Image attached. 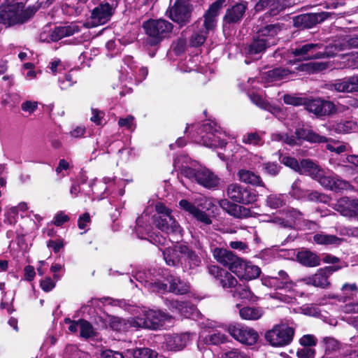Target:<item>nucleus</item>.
<instances>
[{"label":"nucleus","instance_id":"nucleus-4","mask_svg":"<svg viewBox=\"0 0 358 358\" xmlns=\"http://www.w3.org/2000/svg\"><path fill=\"white\" fill-rule=\"evenodd\" d=\"M295 136L287 134L273 133L271 140L273 141L283 142L289 145L294 146L301 145L302 141H306L313 143L328 142V138L321 136L311 129L303 127L296 129Z\"/></svg>","mask_w":358,"mask_h":358},{"label":"nucleus","instance_id":"nucleus-56","mask_svg":"<svg viewBox=\"0 0 358 358\" xmlns=\"http://www.w3.org/2000/svg\"><path fill=\"white\" fill-rule=\"evenodd\" d=\"M105 321L108 325L115 331H121L123 329L124 322L117 317L107 315Z\"/></svg>","mask_w":358,"mask_h":358},{"label":"nucleus","instance_id":"nucleus-35","mask_svg":"<svg viewBox=\"0 0 358 358\" xmlns=\"http://www.w3.org/2000/svg\"><path fill=\"white\" fill-rule=\"evenodd\" d=\"M324 13H310L298 16L295 24H301L304 27L310 28L324 20Z\"/></svg>","mask_w":358,"mask_h":358},{"label":"nucleus","instance_id":"nucleus-39","mask_svg":"<svg viewBox=\"0 0 358 358\" xmlns=\"http://www.w3.org/2000/svg\"><path fill=\"white\" fill-rule=\"evenodd\" d=\"M239 315L243 320H257L264 315V310L260 307L247 306L239 310Z\"/></svg>","mask_w":358,"mask_h":358},{"label":"nucleus","instance_id":"nucleus-29","mask_svg":"<svg viewBox=\"0 0 358 358\" xmlns=\"http://www.w3.org/2000/svg\"><path fill=\"white\" fill-rule=\"evenodd\" d=\"M220 207L229 215L238 217L243 218L250 216V210L241 206L231 203L227 199H222L219 201Z\"/></svg>","mask_w":358,"mask_h":358},{"label":"nucleus","instance_id":"nucleus-22","mask_svg":"<svg viewBox=\"0 0 358 358\" xmlns=\"http://www.w3.org/2000/svg\"><path fill=\"white\" fill-rule=\"evenodd\" d=\"M190 334H168L164 337L163 347L167 350L177 351L183 349L190 340Z\"/></svg>","mask_w":358,"mask_h":358},{"label":"nucleus","instance_id":"nucleus-40","mask_svg":"<svg viewBox=\"0 0 358 358\" xmlns=\"http://www.w3.org/2000/svg\"><path fill=\"white\" fill-rule=\"evenodd\" d=\"M183 244H179L174 248H168L163 251V255L166 264L169 266H176L180 261V252L178 248Z\"/></svg>","mask_w":358,"mask_h":358},{"label":"nucleus","instance_id":"nucleus-26","mask_svg":"<svg viewBox=\"0 0 358 358\" xmlns=\"http://www.w3.org/2000/svg\"><path fill=\"white\" fill-rule=\"evenodd\" d=\"M179 206L181 209L187 212L199 222L204 224H210L212 221L210 217L203 211L201 210L194 204L186 199H182L179 202Z\"/></svg>","mask_w":358,"mask_h":358},{"label":"nucleus","instance_id":"nucleus-16","mask_svg":"<svg viewBox=\"0 0 358 358\" xmlns=\"http://www.w3.org/2000/svg\"><path fill=\"white\" fill-rule=\"evenodd\" d=\"M322 187L333 191L349 189L350 184L337 176L321 169L315 178Z\"/></svg>","mask_w":358,"mask_h":358},{"label":"nucleus","instance_id":"nucleus-12","mask_svg":"<svg viewBox=\"0 0 358 358\" xmlns=\"http://www.w3.org/2000/svg\"><path fill=\"white\" fill-rule=\"evenodd\" d=\"M294 329L286 324H275L265 334L267 342L274 347H284L293 340Z\"/></svg>","mask_w":358,"mask_h":358},{"label":"nucleus","instance_id":"nucleus-43","mask_svg":"<svg viewBox=\"0 0 358 358\" xmlns=\"http://www.w3.org/2000/svg\"><path fill=\"white\" fill-rule=\"evenodd\" d=\"M249 96L252 102L259 108L271 111L275 116H278V114L281 113V110L280 108L270 106L261 95L252 93Z\"/></svg>","mask_w":358,"mask_h":358},{"label":"nucleus","instance_id":"nucleus-59","mask_svg":"<svg viewBox=\"0 0 358 358\" xmlns=\"http://www.w3.org/2000/svg\"><path fill=\"white\" fill-rule=\"evenodd\" d=\"M76 80L73 79L71 73H66L64 76L60 77L58 80L59 86L61 90H65L72 87Z\"/></svg>","mask_w":358,"mask_h":358},{"label":"nucleus","instance_id":"nucleus-45","mask_svg":"<svg viewBox=\"0 0 358 358\" xmlns=\"http://www.w3.org/2000/svg\"><path fill=\"white\" fill-rule=\"evenodd\" d=\"M309 282L315 287L325 288L329 285L328 280V274L327 270H320L312 278L309 279Z\"/></svg>","mask_w":358,"mask_h":358},{"label":"nucleus","instance_id":"nucleus-25","mask_svg":"<svg viewBox=\"0 0 358 358\" xmlns=\"http://www.w3.org/2000/svg\"><path fill=\"white\" fill-rule=\"evenodd\" d=\"M324 354L322 358H341L346 355L342 345L333 338H324Z\"/></svg>","mask_w":358,"mask_h":358},{"label":"nucleus","instance_id":"nucleus-36","mask_svg":"<svg viewBox=\"0 0 358 358\" xmlns=\"http://www.w3.org/2000/svg\"><path fill=\"white\" fill-rule=\"evenodd\" d=\"M314 243L318 245H339L343 242V239L337 237L336 236L327 234L324 232H319L315 234L313 237Z\"/></svg>","mask_w":358,"mask_h":358},{"label":"nucleus","instance_id":"nucleus-49","mask_svg":"<svg viewBox=\"0 0 358 358\" xmlns=\"http://www.w3.org/2000/svg\"><path fill=\"white\" fill-rule=\"evenodd\" d=\"M342 291V300L343 302H346L348 299H352L357 296L358 292V288L356 284L345 283L341 288Z\"/></svg>","mask_w":358,"mask_h":358},{"label":"nucleus","instance_id":"nucleus-52","mask_svg":"<svg viewBox=\"0 0 358 358\" xmlns=\"http://www.w3.org/2000/svg\"><path fill=\"white\" fill-rule=\"evenodd\" d=\"M261 270H236L235 274L240 279L251 280L260 275Z\"/></svg>","mask_w":358,"mask_h":358},{"label":"nucleus","instance_id":"nucleus-58","mask_svg":"<svg viewBox=\"0 0 358 358\" xmlns=\"http://www.w3.org/2000/svg\"><path fill=\"white\" fill-rule=\"evenodd\" d=\"M80 334L83 338H90L94 336V329L92 324L85 321L80 320Z\"/></svg>","mask_w":358,"mask_h":358},{"label":"nucleus","instance_id":"nucleus-15","mask_svg":"<svg viewBox=\"0 0 358 358\" xmlns=\"http://www.w3.org/2000/svg\"><path fill=\"white\" fill-rule=\"evenodd\" d=\"M227 194L232 201L243 204L253 203L257 199L256 191L248 189L237 183L228 185Z\"/></svg>","mask_w":358,"mask_h":358},{"label":"nucleus","instance_id":"nucleus-17","mask_svg":"<svg viewBox=\"0 0 358 358\" xmlns=\"http://www.w3.org/2000/svg\"><path fill=\"white\" fill-rule=\"evenodd\" d=\"M226 3V0H217L212 3L203 15V27L206 32L213 31L217 24V17Z\"/></svg>","mask_w":358,"mask_h":358},{"label":"nucleus","instance_id":"nucleus-47","mask_svg":"<svg viewBox=\"0 0 358 358\" xmlns=\"http://www.w3.org/2000/svg\"><path fill=\"white\" fill-rule=\"evenodd\" d=\"M59 270H52L50 275L45 277L41 281V287L45 292H49L55 287V280L59 279L60 276L57 273Z\"/></svg>","mask_w":358,"mask_h":358},{"label":"nucleus","instance_id":"nucleus-10","mask_svg":"<svg viewBox=\"0 0 358 358\" xmlns=\"http://www.w3.org/2000/svg\"><path fill=\"white\" fill-rule=\"evenodd\" d=\"M210 250L215 259L223 266L229 268H259L257 266H252L249 264V262L238 257L227 249L210 245Z\"/></svg>","mask_w":358,"mask_h":358},{"label":"nucleus","instance_id":"nucleus-27","mask_svg":"<svg viewBox=\"0 0 358 358\" xmlns=\"http://www.w3.org/2000/svg\"><path fill=\"white\" fill-rule=\"evenodd\" d=\"M331 86L332 89L338 92H358V74L337 80Z\"/></svg>","mask_w":358,"mask_h":358},{"label":"nucleus","instance_id":"nucleus-41","mask_svg":"<svg viewBox=\"0 0 358 358\" xmlns=\"http://www.w3.org/2000/svg\"><path fill=\"white\" fill-rule=\"evenodd\" d=\"M200 339L208 345H219L226 342L227 337L220 331L211 330L206 335L202 334Z\"/></svg>","mask_w":358,"mask_h":358},{"label":"nucleus","instance_id":"nucleus-46","mask_svg":"<svg viewBox=\"0 0 358 358\" xmlns=\"http://www.w3.org/2000/svg\"><path fill=\"white\" fill-rule=\"evenodd\" d=\"M268 44L264 38H260L258 35L256 39L249 45L248 48V53L252 55L261 53L268 47Z\"/></svg>","mask_w":358,"mask_h":358},{"label":"nucleus","instance_id":"nucleus-38","mask_svg":"<svg viewBox=\"0 0 358 358\" xmlns=\"http://www.w3.org/2000/svg\"><path fill=\"white\" fill-rule=\"evenodd\" d=\"M322 169L310 159H303L300 162L299 173L309 176L315 180Z\"/></svg>","mask_w":358,"mask_h":358},{"label":"nucleus","instance_id":"nucleus-50","mask_svg":"<svg viewBox=\"0 0 358 358\" xmlns=\"http://www.w3.org/2000/svg\"><path fill=\"white\" fill-rule=\"evenodd\" d=\"M286 199L285 194H271L267 197L266 203L272 208H278L285 204Z\"/></svg>","mask_w":358,"mask_h":358},{"label":"nucleus","instance_id":"nucleus-32","mask_svg":"<svg viewBox=\"0 0 358 358\" xmlns=\"http://www.w3.org/2000/svg\"><path fill=\"white\" fill-rule=\"evenodd\" d=\"M237 176L241 182L257 187H264V182L257 173L247 169H241Z\"/></svg>","mask_w":358,"mask_h":358},{"label":"nucleus","instance_id":"nucleus-13","mask_svg":"<svg viewBox=\"0 0 358 358\" xmlns=\"http://www.w3.org/2000/svg\"><path fill=\"white\" fill-rule=\"evenodd\" d=\"M227 331L235 340L247 345L255 344L259 338V334L254 329L241 324H229Z\"/></svg>","mask_w":358,"mask_h":358},{"label":"nucleus","instance_id":"nucleus-19","mask_svg":"<svg viewBox=\"0 0 358 358\" xmlns=\"http://www.w3.org/2000/svg\"><path fill=\"white\" fill-rule=\"evenodd\" d=\"M334 209L343 216L358 220V199L342 197L334 204Z\"/></svg>","mask_w":358,"mask_h":358},{"label":"nucleus","instance_id":"nucleus-14","mask_svg":"<svg viewBox=\"0 0 358 358\" xmlns=\"http://www.w3.org/2000/svg\"><path fill=\"white\" fill-rule=\"evenodd\" d=\"M166 282L157 280L155 282H149L146 280L145 282L149 285H152L156 287L157 291L169 292L176 294H185L189 291V285L181 280L178 277L173 275H167L166 278Z\"/></svg>","mask_w":358,"mask_h":358},{"label":"nucleus","instance_id":"nucleus-33","mask_svg":"<svg viewBox=\"0 0 358 358\" xmlns=\"http://www.w3.org/2000/svg\"><path fill=\"white\" fill-rule=\"evenodd\" d=\"M297 261L304 266L315 267L320 265V258L314 252L303 250L296 255Z\"/></svg>","mask_w":358,"mask_h":358},{"label":"nucleus","instance_id":"nucleus-63","mask_svg":"<svg viewBox=\"0 0 358 358\" xmlns=\"http://www.w3.org/2000/svg\"><path fill=\"white\" fill-rule=\"evenodd\" d=\"M4 222L8 224H13L16 222V217L17 215V208L11 207L5 213Z\"/></svg>","mask_w":358,"mask_h":358},{"label":"nucleus","instance_id":"nucleus-28","mask_svg":"<svg viewBox=\"0 0 358 358\" xmlns=\"http://www.w3.org/2000/svg\"><path fill=\"white\" fill-rule=\"evenodd\" d=\"M295 73L287 68H275L263 74L262 78L266 83L284 81L291 79Z\"/></svg>","mask_w":358,"mask_h":358},{"label":"nucleus","instance_id":"nucleus-34","mask_svg":"<svg viewBox=\"0 0 358 358\" xmlns=\"http://www.w3.org/2000/svg\"><path fill=\"white\" fill-rule=\"evenodd\" d=\"M287 273L280 270L276 275H267L262 278L263 285L274 289H282L285 284Z\"/></svg>","mask_w":358,"mask_h":358},{"label":"nucleus","instance_id":"nucleus-64","mask_svg":"<svg viewBox=\"0 0 358 358\" xmlns=\"http://www.w3.org/2000/svg\"><path fill=\"white\" fill-rule=\"evenodd\" d=\"M282 163L285 164L286 166L291 168L295 171L299 172L300 168V163L298 161L292 157H284L282 159Z\"/></svg>","mask_w":358,"mask_h":358},{"label":"nucleus","instance_id":"nucleus-55","mask_svg":"<svg viewBox=\"0 0 358 358\" xmlns=\"http://www.w3.org/2000/svg\"><path fill=\"white\" fill-rule=\"evenodd\" d=\"M301 181L296 180L292 185L289 194L292 196L296 199H301L306 197L307 191H305L300 187Z\"/></svg>","mask_w":358,"mask_h":358},{"label":"nucleus","instance_id":"nucleus-11","mask_svg":"<svg viewBox=\"0 0 358 358\" xmlns=\"http://www.w3.org/2000/svg\"><path fill=\"white\" fill-rule=\"evenodd\" d=\"M201 143L208 148L223 147L227 144L225 132H222L216 123L203 124L200 129Z\"/></svg>","mask_w":358,"mask_h":358},{"label":"nucleus","instance_id":"nucleus-24","mask_svg":"<svg viewBox=\"0 0 358 358\" xmlns=\"http://www.w3.org/2000/svg\"><path fill=\"white\" fill-rule=\"evenodd\" d=\"M164 304L173 313H178L185 317L192 316L195 310L194 306L189 305L187 303L174 299H166L164 300Z\"/></svg>","mask_w":358,"mask_h":358},{"label":"nucleus","instance_id":"nucleus-30","mask_svg":"<svg viewBox=\"0 0 358 358\" xmlns=\"http://www.w3.org/2000/svg\"><path fill=\"white\" fill-rule=\"evenodd\" d=\"M209 272L224 289L232 288L237 285V280L228 270H209Z\"/></svg>","mask_w":358,"mask_h":358},{"label":"nucleus","instance_id":"nucleus-51","mask_svg":"<svg viewBox=\"0 0 358 358\" xmlns=\"http://www.w3.org/2000/svg\"><path fill=\"white\" fill-rule=\"evenodd\" d=\"M178 250L180 252L181 255L186 257L194 266H199L201 262L200 258L194 252L190 250L187 245H184L180 246Z\"/></svg>","mask_w":358,"mask_h":358},{"label":"nucleus","instance_id":"nucleus-18","mask_svg":"<svg viewBox=\"0 0 358 358\" xmlns=\"http://www.w3.org/2000/svg\"><path fill=\"white\" fill-rule=\"evenodd\" d=\"M80 31V27L77 24L71 23L64 26L55 27L48 36H45V33L41 34L40 40L48 43L57 41L64 37L70 36L78 33Z\"/></svg>","mask_w":358,"mask_h":358},{"label":"nucleus","instance_id":"nucleus-9","mask_svg":"<svg viewBox=\"0 0 358 358\" xmlns=\"http://www.w3.org/2000/svg\"><path fill=\"white\" fill-rule=\"evenodd\" d=\"M181 171L186 178L208 189L215 188L220 184V178L206 168L194 169L182 166Z\"/></svg>","mask_w":358,"mask_h":358},{"label":"nucleus","instance_id":"nucleus-42","mask_svg":"<svg viewBox=\"0 0 358 358\" xmlns=\"http://www.w3.org/2000/svg\"><path fill=\"white\" fill-rule=\"evenodd\" d=\"M127 358H156L157 352L148 348L129 349L126 352Z\"/></svg>","mask_w":358,"mask_h":358},{"label":"nucleus","instance_id":"nucleus-48","mask_svg":"<svg viewBox=\"0 0 358 358\" xmlns=\"http://www.w3.org/2000/svg\"><path fill=\"white\" fill-rule=\"evenodd\" d=\"M326 148L330 152H334L338 155L348 151L349 145L345 143L339 142L334 140H329L327 142Z\"/></svg>","mask_w":358,"mask_h":358},{"label":"nucleus","instance_id":"nucleus-61","mask_svg":"<svg viewBox=\"0 0 358 358\" xmlns=\"http://www.w3.org/2000/svg\"><path fill=\"white\" fill-rule=\"evenodd\" d=\"M296 355L298 358H314L315 350L309 347H301L297 349Z\"/></svg>","mask_w":358,"mask_h":358},{"label":"nucleus","instance_id":"nucleus-44","mask_svg":"<svg viewBox=\"0 0 358 358\" xmlns=\"http://www.w3.org/2000/svg\"><path fill=\"white\" fill-rule=\"evenodd\" d=\"M125 62L130 66H129L131 70V76H129L130 78H132V76L138 81L141 82L148 75V71L145 67H141L139 69L137 68V66L133 64V58L128 57L125 59Z\"/></svg>","mask_w":358,"mask_h":358},{"label":"nucleus","instance_id":"nucleus-6","mask_svg":"<svg viewBox=\"0 0 358 358\" xmlns=\"http://www.w3.org/2000/svg\"><path fill=\"white\" fill-rule=\"evenodd\" d=\"M143 28L150 38L152 45H157L168 38L173 31V25L164 19H150L143 23Z\"/></svg>","mask_w":358,"mask_h":358},{"label":"nucleus","instance_id":"nucleus-1","mask_svg":"<svg viewBox=\"0 0 358 358\" xmlns=\"http://www.w3.org/2000/svg\"><path fill=\"white\" fill-rule=\"evenodd\" d=\"M156 215L150 217L148 210L136 220V233L139 238H146L148 235L150 238L152 231L150 221L155 224L160 231L170 235L181 236L182 229L172 215V210L161 202L155 204Z\"/></svg>","mask_w":358,"mask_h":358},{"label":"nucleus","instance_id":"nucleus-31","mask_svg":"<svg viewBox=\"0 0 358 358\" xmlns=\"http://www.w3.org/2000/svg\"><path fill=\"white\" fill-rule=\"evenodd\" d=\"M280 31L281 27L279 24H269L260 29L258 31V36L262 39L264 38L268 45H273L277 43L276 36Z\"/></svg>","mask_w":358,"mask_h":358},{"label":"nucleus","instance_id":"nucleus-37","mask_svg":"<svg viewBox=\"0 0 358 358\" xmlns=\"http://www.w3.org/2000/svg\"><path fill=\"white\" fill-rule=\"evenodd\" d=\"M357 129L356 123L352 120H341L337 122L331 123L329 130L337 134H348Z\"/></svg>","mask_w":358,"mask_h":358},{"label":"nucleus","instance_id":"nucleus-2","mask_svg":"<svg viewBox=\"0 0 358 358\" xmlns=\"http://www.w3.org/2000/svg\"><path fill=\"white\" fill-rule=\"evenodd\" d=\"M348 45L352 48H358V36L352 37L348 41V44L336 43L326 48L324 52L318 51L322 45L318 43H308L295 48L292 53L299 60H310L336 56L340 51L343 50Z\"/></svg>","mask_w":358,"mask_h":358},{"label":"nucleus","instance_id":"nucleus-8","mask_svg":"<svg viewBox=\"0 0 358 358\" xmlns=\"http://www.w3.org/2000/svg\"><path fill=\"white\" fill-rule=\"evenodd\" d=\"M22 3L8 5L0 10V23L7 26L23 23L33 14V11L24 10Z\"/></svg>","mask_w":358,"mask_h":358},{"label":"nucleus","instance_id":"nucleus-54","mask_svg":"<svg viewBox=\"0 0 358 358\" xmlns=\"http://www.w3.org/2000/svg\"><path fill=\"white\" fill-rule=\"evenodd\" d=\"M208 33L209 32H206L204 29L199 32L194 33L190 38V44L194 47L203 45L206 40Z\"/></svg>","mask_w":358,"mask_h":358},{"label":"nucleus","instance_id":"nucleus-20","mask_svg":"<svg viewBox=\"0 0 358 358\" xmlns=\"http://www.w3.org/2000/svg\"><path fill=\"white\" fill-rule=\"evenodd\" d=\"M306 108L317 115H327L335 113L336 108L334 103L329 101H324L320 99H306Z\"/></svg>","mask_w":358,"mask_h":358},{"label":"nucleus","instance_id":"nucleus-21","mask_svg":"<svg viewBox=\"0 0 358 358\" xmlns=\"http://www.w3.org/2000/svg\"><path fill=\"white\" fill-rule=\"evenodd\" d=\"M248 8V2L241 1L229 7L223 17L224 24H232L239 23L244 17Z\"/></svg>","mask_w":358,"mask_h":358},{"label":"nucleus","instance_id":"nucleus-60","mask_svg":"<svg viewBox=\"0 0 358 358\" xmlns=\"http://www.w3.org/2000/svg\"><path fill=\"white\" fill-rule=\"evenodd\" d=\"M317 343V339L312 334L303 335L299 340L301 347L313 348Z\"/></svg>","mask_w":358,"mask_h":358},{"label":"nucleus","instance_id":"nucleus-7","mask_svg":"<svg viewBox=\"0 0 358 358\" xmlns=\"http://www.w3.org/2000/svg\"><path fill=\"white\" fill-rule=\"evenodd\" d=\"M194 6L191 0H171L166 15L180 27L190 22Z\"/></svg>","mask_w":358,"mask_h":358},{"label":"nucleus","instance_id":"nucleus-57","mask_svg":"<svg viewBox=\"0 0 358 358\" xmlns=\"http://www.w3.org/2000/svg\"><path fill=\"white\" fill-rule=\"evenodd\" d=\"M243 142L245 144L258 145L262 143V137L257 132L248 133L243 136Z\"/></svg>","mask_w":358,"mask_h":358},{"label":"nucleus","instance_id":"nucleus-23","mask_svg":"<svg viewBox=\"0 0 358 358\" xmlns=\"http://www.w3.org/2000/svg\"><path fill=\"white\" fill-rule=\"evenodd\" d=\"M283 215L284 217L275 218L273 222L284 227L290 228L299 226L303 222L301 212L294 208L287 210Z\"/></svg>","mask_w":358,"mask_h":358},{"label":"nucleus","instance_id":"nucleus-3","mask_svg":"<svg viewBox=\"0 0 358 358\" xmlns=\"http://www.w3.org/2000/svg\"><path fill=\"white\" fill-rule=\"evenodd\" d=\"M173 317L160 310H145L142 314L128 320L131 327L157 330L171 322Z\"/></svg>","mask_w":358,"mask_h":358},{"label":"nucleus","instance_id":"nucleus-5","mask_svg":"<svg viewBox=\"0 0 358 358\" xmlns=\"http://www.w3.org/2000/svg\"><path fill=\"white\" fill-rule=\"evenodd\" d=\"M117 6L118 4L115 0L102 1L91 10L86 22L87 27H96L106 24L115 14Z\"/></svg>","mask_w":358,"mask_h":358},{"label":"nucleus","instance_id":"nucleus-62","mask_svg":"<svg viewBox=\"0 0 358 358\" xmlns=\"http://www.w3.org/2000/svg\"><path fill=\"white\" fill-rule=\"evenodd\" d=\"M38 103L34 101H26L21 105L22 111L31 115L34 113L38 108Z\"/></svg>","mask_w":358,"mask_h":358},{"label":"nucleus","instance_id":"nucleus-53","mask_svg":"<svg viewBox=\"0 0 358 358\" xmlns=\"http://www.w3.org/2000/svg\"><path fill=\"white\" fill-rule=\"evenodd\" d=\"M285 103L294 106H303L306 103V98L294 94H286L282 97Z\"/></svg>","mask_w":358,"mask_h":358}]
</instances>
